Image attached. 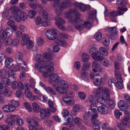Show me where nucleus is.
I'll list each match as a JSON object with an SVG mask.
<instances>
[{"label": "nucleus", "mask_w": 130, "mask_h": 130, "mask_svg": "<svg viewBox=\"0 0 130 130\" xmlns=\"http://www.w3.org/2000/svg\"><path fill=\"white\" fill-rule=\"evenodd\" d=\"M89 52L92 55V54L96 53H99V52L97 48L95 47H93L90 49Z\"/></svg>", "instance_id": "obj_59"}, {"label": "nucleus", "mask_w": 130, "mask_h": 130, "mask_svg": "<svg viewBox=\"0 0 130 130\" xmlns=\"http://www.w3.org/2000/svg\"><path fill=\"white\" fill-rule=\"evenodd\" d=\"M7 35H6V32L4 29L2 28L0 31V40H3V39L6 37Z\"/></svg>", "instance_id": "obj_40"}, {"label": "nucleus", "mask_w": 130, "mask_h": 130, "mask_svg": "<svg viewBox=\"0 0 130 130\" xmlns=\"http://www.w3.org/2000/svg\"><path fill=\"white\" fill-rule=\"evenodd\" d=\"M97 12L96 10L93 11H90L88 14V21L84 22L83 25L86 28H90L91 26V21H92L94 19H96L97 20L96 18Z\"/></svg>", "instance_id": "obj_4"}, {"label": "nucleus", "mask_w": 130, "mask_h": 130, "mask_svg": "<svg viewBox=\"0 0 130 130\" xmlns=\"http://www.w3.org/2000/svg\"><path fill=\"white\" fill-rule=\"evenodd\" d=\"M42 63H37L35 65L36 69L40 72H43L46 70L49 71V60H44Z\"/></svg>", "instance_id": "obj_3"}, {"label": "nucleus", "mask_w": 130, "mask_h": 130, "mask_svg": "<svg viewBox=\"0 0 130 130\" xmlns=\"http://www.w3.org/2000/svg\"><path fill=\"white\" fill-rule=\"evenodd\" d=\"M35 19L36 24L37 25H39L43 22L41 18L39 16H38L36 17Z\"/></svg>", "instance_id": "obj_46"}, {"label": "nucleus", "mask_w": 130, "mask_h": 130, "mask_svg": "<svg viewBox=\"0 0 130 130\" xmlns=\"http://www.w3.org/2000/svg\"><path fill=\"white\" fill-rule=\"evenodd\" d=\"M94 38L98 41H100L102 39V35L100 32H97L94 36Z\"/></svg>", "instance_id": "obj_47"}, {"label": "nucleus", "mask_w": 130, "mask_h": 130, "mask_svg": "<svg viewBox=\"0 0 130 130\" xmlns=\"http://www.w3.org/2000/svg\"><path fill=\"white\" fill-rule=\"evenodd\" d=\"M8 78H11L12 79V80L15 81L16 80V78H15L13 75L15 74V73L14 70H9L8 71Z\"/></svg>", "instance_id": "obj_30"}, {"label": "nucleus", "mask_w": 130, "mask_h": 130, "mask_svg": "<svg viewBox=\"0 0 130 130\" xmlns=\"http://www.w3.org/2000/svg\"><path fill=\"white\" fill-rule=\"evenodd\" d=\"M5 67L7 68H11L13 65V60L10 57H8L5 59Z\"/></svg>", "instance_id": "obj_14"}, {"label": "nucleus", "mask_w": 130, "mask_h": 130, "mask_svg": "<svg viewBox=\"0 0 130 130\" xmlns=\"http://www.w3.org/2000/svg\"><path fill=\"white\" fill-rule=\"evenodd\" d=\"M108 103L110 108L112 109L114 108L115 104L113 100H110L109 101Z\"/></svg>", "instance_id": "obj_60"}, {"label": "nucleus", "mask_w": 130, "mask_h": 130, "mask_svg": "<svg viewBox=\"0 0 130 130\" xmlns=\"http://www.w3.org/2000/svg\"><path fill=\"white\" fill-rule=\"evenodd\" d=\"M99 51L101 54L103 56H106L108 54L105 48L103 47H101L100 48Z\"/></svg>", "instance_id": "obj_45"}, {"label": "nucleus", "mask_w": 130, "mask_h": 130, "mask_svg": "<svg viewBox=\"0 0 130 130\" xmlns=\"http://www.w3.org/2000/svg\"><path fill=\"white\" fill-rule=\"evenodd\" d=\"M21 20L24 21L26 20L27 17V14L25 12H22L20 14Z\"/></svg>", "instance_id": "obj_52"}, {"label": "nucleus", "mask_w": 130, "mask_h": 130, "mask_svg": "<svg viewBox=\"0 0 130 130\" xmlns=\"http://www.w3.org/2000/svg\"><path fill=\"white\" fill-rule=\"evenodd\" d=\"M22 41L21 43L22 45H24L25 43L29 40V38L28 35L27 34H24L22 36Z\"/></svg>", "instance_id": "obj_36"}, {"label": "nucleus", "mask_w": 130, "mask_h": 130, "mask_svg": "<svg viewBox=\"0 0 130 130\" xmlns=\"http://www.w3.org/2000/svg\"><path fill=\"white\" fill-rule=\"evenodd\" d=\"M44 41L43 38L41 37L39 38L37 40V44L39 46H41L44 43Z\"/></svg>", "instance_id": "obj_53"}, {"label": "nucleus", "mask_w": 130, "mask_h": 130, "mask_svg": "<svg viewBox=\"0 0 130 130\" xmlns=\"http://www.w3.org/2000/svg\"><path fill=\"white\" fill-rule=\"evenodd\" d=\"M74 122L77 125H79L82 123L83 120L80 118L76 117L74 118Z\"/></svg>", "instance_id": "obj_55"}, {"label": "nucleus", "mask_w": 130, "mask_h": 130, "mask_svg": "<svg viewBox=\"0 0 130 130\" xmlns=\"http://www.w3.org/2000/svg\"><path fill=\"white\" fill-rule=\"evenodd\" d=\"M55 43L61 46H64L66 44V41L62 40L59 38H57L55 41Z\"/></svg>", "instance_id": "obj_25"}, {"label": "nucleus", "mask_w": 130, "mask_h": 130, "mask_svg": "<svg viewBox=\"0 0 130 130\" xmlns=\"http://www.w3.org/2000/svg\"><path fill=\"white\" fill-rule=\"evenodd\" d=\"M8 104L10 105L13 107V109L15 110V107L19 105V103L18 101H15L14 100H11L8 102Z\"/></svg>", "instance_id": "obj_27"}, {"label": "nucleus", "mask_w": 130, "mask_h": 130, "mask_svg": "<svg viewBox=\"0 0 130 130\" xmlns=\"http://www.w3.org/2000/svg\"><path fill=\"white\" fill-rule=\"evenodd\" d=\"M6 123L9 126L13 127L15 124V122L14 121H12L10 119L8 118L5 120Z\"/></svg>", "instance_id": "obj_44"}, {"label": "nucleus", "mask_w": 130, "mask_h": 130, "mask_svg": "<svg viewBox=\"0 0 130 130\" xmlns=\"http://www.w3.org/2000/svg\"><path fill=\"white\" fill-rule=\"evenodd\" d=\"M115 128L117 130H126L125 126L120 123L115 126Z\"/></svg>", "instance_id": "obj_48"}, {"label": "nucleus", "mask_w": 130, "mask_h": 130, "mask_svg": "<svg viewBox=\"0 0 130 130\" xmlns=\"http://www.w3.org/2000/svg\"><path fill=\"white\" fill-rule=\"evenodd\" d=\"M15 58L18 64H23L24 66H26V63L22 60V56L21 53L18 52L16 53Z\"/></svg>", "instance_id": "obj_10"}, {"label": "nucleus", "mask_w": 130, "mask_h": 130, "mask_svg": "<svg viewBox=\"0 0 130 130\" xmlns=\"http://www.w3.org/2000/svg\"><path fill=\"white\" fill-rule=\"evenodd\" d=\"M20 118L19 116L16 115H13L11 116H10V118H8L10 119V120H12V121H14L15 122V121H16L18 118Z\"/></svg>", "instance_id": "obj_63"}, {"label": "nucleus", "mask_w": 130, "mask_h": 130, "mask_svg": "<svg viewBox=\"0 0 130 130\" xmlns=\"http://www.w3.org/2000/svg\"><path fill=\"white\" fill-rule=\"evenodd\" d=\"M127 9L125 8H122L119 7L117 9L119 15L123 14L124 12V11H126L127 10Z\"/></svg>", "instance_id": "obj_49"}, {"label": "nucleus", "mask_w": 130, "mask_h": 130, "mask_svg": "<svg viewBox=\"0 0 130 130\" xmlns=\"http://www.w3.org/2000/svg\"><path fill=\"white\" fill-rule=\"evenodd\" d=\"M115 117L117 119H119L120 117L122 118V113L118 109H116L114 111Z\"/></svg>", "instance_id": "obj_39"}, {"label": "nucleus", "mask_w": 130, "mask_h": 130, "mask_svg": "<svg viewBox=\"0 0 130 130\" xmlns=\"http://www.w3.org/2000/svg\"><path fill=\"white\" fill-rule=\"evenodd\" d=\"M3 40H0V44L4 43L6 46H9L11 45L12 43V40L10 38H7L6 37L3 39Z\"/></svg>", "instance_id": "obj_18"}, {"label": "nucleus", "mask_w": 130, "mask_h": 130, "mask_svg": "<svg viewBox=\"0 0 130 130\" xmlns=\"http://www.w3.org/2000/svg\"><path fill=\"white\" fill-rule=\"evenodd\" d=\"M71 5V3L69 1L62 2L59 7L60 10H63Z\"/></svg>", "instance_id": "obj_19"}, {"label": "nucleus", "mask_w": 130, "mask_h": 130, "mask_svg": "<svg viewBox=\"0 0 130 130\" xmlns=\"http://www.w3.org/2000/svg\"><path fill=\"white\" fill-rule=\"evenodd\" d=\"M83 107L79 105L76 104L73 106L72 109L75 112L80 111L82 110Z\"/></svg>", "instance_id": "obj_34"}, {"label": "nucleus", "mask_w": 130, "mask_h": 130, "mask_svg": "<svg viewBox=\"0 0 130 130\" xmlns=\"http://www.w3.org/2000/svg\"><path fill=\"white\" fill-rule=\"evenodd\" d=\"M91 56L93 59L97 61L102 60H103V58L102 56L99 55V53H96L92 54V55H91Z\"/></svg>", "instance_id": "obj_26"}, {"label": "nucleus", "mask_w": 130, "mask_h": 130, "mask_svg": "<svg viewBox=\"0 0 130 130\" xmlns=\"http://www.w3.org/2000/svg\"><path fill=\"white\" fill-rule=\"evenodd\" d=\"M18 82L16 81L12 83L11 86L13 89L15 90L18 89Z\"/></svg>", "instance_id": "obj_61"}, {"label": "nucleus", "mask_w": 130, "mask_h": 130, "mask_svg": "<svg viewBox=\"0 0 130 130\" xmlns=\"http://www.w3.org/2000/svg\"><path fill=\"white\" fill-rule=\"evenodd\" d=\"M115 74L118 82L123 81L122 78L119 72L117 71H115Z\"/></svg>", "instance_id": "obj_41"}, {"label": "nucleus", "mask_w": 130, "mask_h": 130, "mask_svg": "<svg viewBox=\"0 0 130 130\" xmlns=\"http://www.w3.org/2000/svg\"><path fill=\"white\" fill-rule=\"evenodd\" d=\"M98 112L101 114L105 115L108 114L109 110L108 107L105 105H102L98 108Z\"/></svg>", "instance_id": "obj_11"}, {"label": "nucleus", "mask_w": 130, "mask_h": 130, "mask_svg": "<svg viewBox=\"0 0 130 130\" xmlns=\"http://www.w3.org/2000/svg\"><path fill=\"white\" fill-rule=\"evenodd\" d=\"M35 59L36 62H41L44 61L42 55L40 54L37 55L35 57Z\"/></svg>", "instance_id": "obj_31"}, {"label": "nucleus", "mask_w": 130, "mask_h": 130, "mask_svg": "<svg viewBox=\"0 0 130 130\" xmlns=\"http://www.w3.org/2000/svg\"><path fill=\"white\" fill-rule=\"evenodd\" d=\"M54 64L52 62L49 61V73L52 74V71L54 70V68L53 67Z\"/></svg>", "instance_id": "obj_58"}, {"label": "nucleus", "mask_w": 130, "mask_h": 130, "mask_svg": "<svg viewBox=\"0 0 130 130\" xmlns=\"http://www.w3.org/2000/svg\"><path fill=\"white\" fill-rule=\"evenodd\" d=\"M55 19L56 21L55 22V23L58 28L63 31H65L66 30V28L62 25V24H64V20L58 16L56 17Z\"/></svg>", "instance_id": "obj_6"}, {"label": "nucleus", "mask_w": 130, "mask_h": 130, "mask_svg": "<svg viewBox=\"0 0 130 130\" xmlns=\"http://www.w3.org/2000/svg\"><path fill=\"white\" fill-rule=\"evenodd\" d=\"M53 102L49 100V111L52 112L54 113L56 111L55 107L53 106Z\"/></svg>", "instance_id": "obj_37"}, {"label": "nucleus", "mask_w": 130, "mask_h": 130, "mask_svg": "<svg viewBox=\"0 0 130 130\" xmlns=\"http://www.w3.org/2000/svg\"><path fill=\"white\" fill-rule=\"evenodd\" d=\"M66 119L65 120L66 122H65L64 124L65 125H68L71 124L73 122V118L72 116L71 115H69L67 117Z\"/></svg>", "instance_id": "obj_33"}, {"label": "nucleus", "mask_w": 130, "mask_h": 130, "mask_svg": "<svg viewBox=\"0 0 130 130\" xmlns=\"http://www.w3.org/2000/svg\"><path fill=\"white\" fill-rule=\"evenodd\" d=\"M90 65L89 63H84L82 67V70L86 71L90 66Z\"/></svg>", "instance_id": "obj_57"}, {"label": "nucleus", "mask_w": 130, "mask_h": 130, "mask_svg": "<svg viewBox=\"0 0 130 130\" xmlns=\"http://www.w3.org/2000/svg\"><path fill=\"white\" fill-rule=\"evenodd\" d=\"M24 44L22 45L23 46L26 45L28 49H29L33 46V43L32 41L29 40L26 42Z\"/></svg>", "instance_id": "obj_51"}, {"label": "nucleus", "mask_w": 130, "mask_h": 130, "mask_svg": "<svg viewBox=\"0 0 130 130\" xmlns=\"http://www.w3.org/2000/svg\"><path fill=\"white\" fill-rule=\"evenodd\" d=\"M112 32V33L109 35V37L112 39H115L117 37V35L118 32V29L114 27V30Z\"/></svg>", "instance_id": "obj_28"}, {"label": "nucleus", "mask_w": 130, "mask_h": 130, "mask_svg": "<svg viewBox=\"0 0 130 130\" xmlns=\"http://www.w3.org/2000/svg\"><path fill=\"white\" fill-rule=\"evenodd\" d=\"M89 102L91 104L90 105L91 108H95L94 107H97V106L95 104H94L95 103L94 96L92 95H90L89 96Z\"/></svg>", "instance_id": "obj_24"}, {"label": "nucleus", "mask_w": 130, "mask_h": 130, "mask_svg": "<svg viewBox=\"0 0 130 130\" xmlns=\"http://www.w3.org/2000/svg\"><path fill=\"white\" fill-rule=\"evenodd\" d=\"M2 109L5 112L7 113L12 112L15 110L13 107L9 104L4 106L2 107Z\"/></svg>", "instance_id": "obj_15"}, {"label": "nucleus", "mask_w": 130, "mask_h": 130, "mask_svg": "<svg viewBox=\"0 0 130 130\" xmlns=\"http://www.w3.org/2000/svg\"><path fill=\"white\" fill-rule=\"evenodd\" d=\"M29 17L30 19L34 18L36 15V12L33 10H30L28 12Z\"/></svg>", "instance_id": "obj_50"}, {"label": "nucleus", "mask_w": 130, "mask_h": 130, "mask_svg": "<svg viewBox=\"0 0 130 130\" xmlns=\"http://www.w3.org/2000/svg\"><path fill=\"white\" fill-rule=\"evenodd\" d=\"M11 10L12 13H16L19 11V9L18 7L15 6H13L11 7Z\"/></svg>", "instance_id": "obj_64"}, {"label": "nucleus", "mask_w": 130, "mask_h": 130, "mask_svg": "<svg viewBox=\"0 0 130 130\" xmlns=\"http://www.w3.org/2000/svg\"><path fill=\"white\" fill-rule=\"evenodd\" d=\"M82 61L83 62H86L88 61L89 60L90 57L87 54L83 53L82 55Z\"/></svg>", "instance_id": "obj_43"}, {"label": "nucleus", "mask_w": 130, "mask_h": 130, "mask_svg": "<svg viewBox=\"0 0 130 130\" xmlns=\"http://www.w3.org/2000/svg\"><path fill=\"white\" fill-rule=\"evenodd\" d=\"M58 86L55 88L57 92L61 94L65 93L68 88V85L66 81L61 80L57 83Z\"/></svg>", "instance_id": "obj_2"}, {"label": "nucleus", "mask_w": 130, "mask_h": 130, "mask_svg": "<svg viewBox=\"0 0 130 130\" xmlns=\"http://www.w3.org/2000/svg\"><path fill=\"white\" fill-rule=\"evenodd\" d=\"M42 17L44 19H47L49 17L48 12L44 10H43Z\"/></svg>", "instance_id": "obj_54"}, {"label": "nucleus", "mask_w": 130, "mask_h": 130, "mask_svg": "<svg viewBox=\"0 0 130 130\" xmlns=\"http://www.w3.org/2000/svg\"><path fill=\"white\" fill-rule=\"evenodd\" d=\"M33 110L34 112L39 113L40 111V107L35 102L32 103Z\"/></svg>", "instance_id": "obj_35"}, {"label": "nucleus", "mask_w": 130, "mask_h": 130, "mask_svg": "<svg viewBox=\"0 0 130 130\" xmlns=\"http://www.w3.org/2000/svg\"><path fill=\"white\" fill-rule=\"evenodd\" d=\"M39 112L40 116L41 119H44L46 123L48 122L49 116V109L48 108H41L40 109Z\"/></svg>", "instance_id": "obj_5"}, {"label": "nucleus", "mask_w": 130, "mask_h": 130, "mask_svg": "<svg viewBox=\"0 0 130 130\" xmlns=\"http://www.w3.org/2000/svg\"><path fill=\"white\" fill-rule=\"evenodd\" d=\"M0 94L4 97H9L11 96L12 93L9 89V87L5 86L4 88L0 90Z\"/></svg>", "instance_id": "obj_7"}, {"label": "nucleus", "mask_w": 130, "mask_h": 130, "mask_svg": "<svg viewBox=\"0 0 130 130\" xmlns=\"http://www.w3.org/2000/svg\"><path fill=\"white\" fill-rule=\"evenodd\" d=\"M69 22L71 23H79L80 24L82 23V20L80 18L81 15L77 10L71 9L65 13Z\"/></svg>", "instance_id": "obj_1"}, {"label": "nucleus", "mask_w": 130, "mask_h": 130, "mask_svg": "<svg viewBox=\"0 0 130 130\" xmlns=\"http://www.w3.org/2000/svg\"><path fill=\"white\" fill-rule=\"evenodd\" d=\"M105 87H99L97 88L96 91V96H99L101 95V93L103 92L104 90H106Z\"/></svg>", "instance_id": "obj_38"}, {"label": "nucleus", "mask_w": 130, "mask_h": 130, "mask_svg": "<svg viewBox=\"0 0 130 130\" xmlns=\"http://www.w3.org/2000/svg\"><path fill=\"white\" fill-rule=\"evenodd\" d=\"M49 78L55 83L57 84L60 80H59L60 77L59 76L56 74L49 73Z\"/></svg>", "instance_id": "obj_16"}, {"label": "nucleus", "mask_w": 130, "mask_h": 130, "mask_svg": "<svg viewBox=\"0 0 130 130\" xmlns=\"http://www.w3.org/2000/svg\"><path fill=\"white\" fill-rule=\"evenodd\" d=\"M102 77L99 74H96L95 75L93 82L96 86L99 85L102 81Z\"/></svg>", "instance_id": "obj_12"}, {"label": "nucleus", "mask_w": 130, "mask_h": 130, "mask_svg": "<svg viewBox=\"0 0 130 130\" xmlns=\"http://www.w3.org/2000/svg\"><path fill=\"white\" fill-rule=\"evenodd\" d=\"M74 5L82 11L84 12L86 10V6L83 3L75 2L74 4Z\"/></svg>", "instance_id": "obj_23"}, {"label": "nucleus", "mask_w": 130, "mask_h": 130, "mask_svg": "<svg viewBox=\"0 0 130 130\" xmlns=\"http://www.w3.org/2000/svg\"><path fill=\"white\" fill-rule=\"evenodd\" d=\"M80 77L84 80L86 81L89 78V74L85 71L82 70L80 72Z\"/></svg>", "instance_id": "obj_22"}, {"label": "nucleus", "mask_w": 130, "mask_h": 130, "mask_svg": "<svg viewBox=\"0 0 130 130\" xmlns=\"http://www.w3.org/2000/svg\"><path fill=\"white\" fill-rule=\"evenodd\" d=\"M11 80L12 79L11 78L3 77L1 79V81L5 86L7 87L10 86L11 84V82L14 81Z\"/></svg>", "instance_id": "obj_17"}, {"label": "nucleus", "mask_w": 130, "mask_h": 130, "mask_svg": "<svg viewBox=\"0 0 130 130\" xmlns=\"http://www.w3.org/2000/svg\"><path fill=\"white\" fill-rule=\"evenodd\" d=\"M62 113L63 115V117L64 118H67L69 116V115H71L69 114L68 111L66 109H63L62 112Z\"/></svg>", "instance_id": "obj_62"}, {"label": "nucleus", "mask_w": 130, "mask_h": 130, "mask_svg": "<svg viewBox=\"0 0 130 130\" xmlns=\"http://www.w3.org/2000/svg\"><path fill=\"white\" fill-rule=\"evenodd\" d=\"M96 112V108H92L89 109L87 112H86L83 116L84 119L85 120L89 119L90 117Z\"/></svg>", "instance_id": "obj_8"}, {"label": "nucleus", "mask_w": 130, "mask_h": 130, "mask_svg": "<svg viewBox=\"0 0 130 130\" xmlns=\"http://www.w3.org/2000/svg\"><path fill=\"white\" fill-rule=\"evenodd\" d=\"M49 40H53L57 38V31L55 29H49Z\"/></svg>", "instance_id": "obj_13"}, {"label": "nucleus", "mask_w": 130, "mask_h": 130, "mask_svg": "<svg viewBox=\"0 0 130 130\" xmlns=\"http://www.w3.org/2000/svg\"><path fill=\"white\" fill-rule=\"evenodd\" d=\"M25 96L27 98L30 99L31 98L32 94L28 89V87L25 89Z\"/></svg>", "instance_id": "obj_42"}, {"label": "nucleus", "mask_w": 130, "mask_h": 130, "mask_svg": "<svg viewBox=\"0 0 130 130\" xmlns=\"http://www.w3.org/2000/svg\"><path fill=\"white\" fill-rule=\"evenodd\" d=\"M127 117H124L121 121V124L128 127H130V123Z\"/></svg>", "instance_id": "obj_29"}, {"label": "nucleus", "mask_w": 130, "mask_h": 130, "mask_svg": "<svg viewBox=\"0 0 130 130\" xmlns=\"http://www.w3.org/2000/svg\"><path fill=\"white\" fill-rule=\"evenodd\" d=\"M28 87V85L27 83H24V84L21 82H18V89L21 90H23L24 89H26Z\"/></svg>", "instance_id": "obj_32"}, {"label": "nucleus", "mask_w": 130, "mask_h": 130, "mask_svg": "<svg viewBox=\"0 0 130 130\" xmlns=\"http://www.w3.org/2000/svg\"><path fill=\"white\" fill-rule=\"evenodd\" d=\"M92 67L98 69L99 72H101L103 70V69L101 66L99 62L96 61L93 62L92 64Z\"/></svg>", "instance_id": "obj_21"}, {"label": "nucleus", "mask_w": 130, "mask_h": 130, "mask_svg": "<svg viewBox=\"0 0 130 130\" xmlns=\"http://www.w3.org/2000/svg\"><path fill=\"white\" fill-rule=\"evenodd\" d=\"M7 36H10L13 33V30L11 28L8 27L5 30Z\"/></svg>", "instance_id": "obj_56"}, {"label": "nucleus", "mask_w": 130, "mask_h": 130, "mask_svg": "<svg viewBox=\"0 0 130 130\" xmlns=\"http://www.w3.org/2000/svg\"><path fill=\"white\" fill-rule=\"evenodd\" d=\"M106 90H104L102 94L103 98L105 101H108L110 97V92L108 88H105Z\"/></svg>", "instance_id": "obj_20"}, {"label": "nucleus", "mask_w": 130, "mask_h": 130, "mask_svg": "<svg viewBox=\"0 0 130 130\" xmlns=\"http://www.w3.org/2000/svg\"><path fill=\"white\" fill-rule=\"evenodd\" d=\"M118 106L121 111H124L128 108L127 103L124 101L120 100L118 102Z\"/></svg>", "instance_id": "obj_9"}]
</instances>
